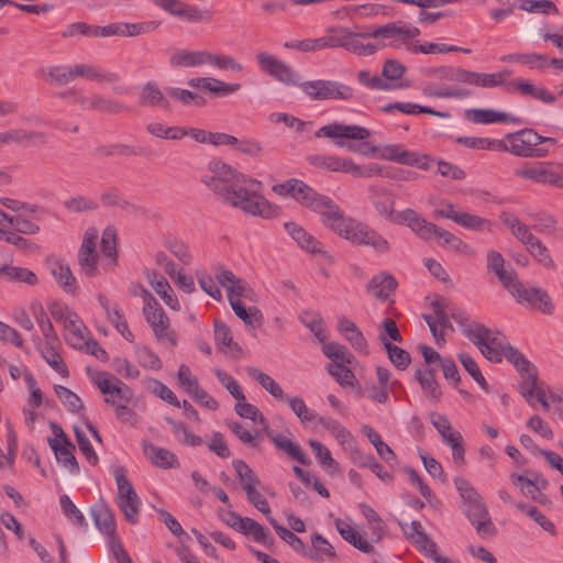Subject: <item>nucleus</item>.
I'll return each mask as SVG.
<instances>
[{"label":"nucleus","mask_w":563,"mask_h":563,"mask_svg":"<svg viewBox=\"0 0 563 563\" xmlns=\"http://www.w3.org/2000/svg\"><path fill=\"white\" fill-rule=\"evenodd\" d=\"M282 198L290 197L302 207L313 211L320 222L340 238L353 244L371 246L378 253L389 251L388 241L366 223L346 216L330 197L317 192L302 180L290 178L272 187Z\"/></svg>","instance_id":"nucleus-1"},{"label":"nucleus","mask_w":563,"mask_h":563,"mask_svg":"<svg viewBox=\"0 0 563 563\" xmlns=\"http://www.w3.org/2000/svg\"><path fill=\"white\" fill-rule=\"evenodd\" d=\"M197 279L201 289L217 301L223 300L221 287L225 289L229 303L234 314L241 319L246 327L254 328L263 320L261 311L255 308H245L242 299L254 301L255 292L246 280L238 277L232 271L223 265H216L212 272L206 269L197 272Z\"/></svg>","instance_id":"nucleus-2"},{"label":"nucleus","mask_w":563,"mask_h":563,"mask_svg":"<svg viewBox=\"0 0 563 563\" xmlns=\"http://www.w3.org/2000/svg\"><path fill=\"white\" fill-rule=\"evenodd\" d=\"M371 133L364 126L355 124L344 123H329L321 126L317 132L316 136L328 137L335 141V144L341 147H346L349 151L360 153L364 156H371L377 154L378 157L396 162L399 164L417 167L420 169H428L430 157L426 154L418 152H411L404 148L400 144H386L382 146H372L368 143H362L361 145L345 144L342 140H356L364 141L369 137Z\"/></svg>","instance_id":"nucleus-3"},{"label":"nucleus","mask_w":563,"mask_h":563,"mask_svg":"<svg viewBox=\"0 0 563 563\" xmlns=\"http://www.w3.org/2000/svg\"><path fill=\"white\" fill-rule=\"evenodd\" d=\"M98 240L99 232L96 228L91 227L85 231L78 252V263L87 277L111 273L118 266L117 230L113 227L103 230L100 252L97 250Z\"/></svg>","instance_id":"nucleus-4"},{"label":"nucleus","mask_w":563,"mask_h":563,"mask_svg":"<svg viewBox=\"0 0 563 563\" xmlns=\"http://www.w3.org/2000/svg\"><path fill=\"white\" fill-rule=\"evenodd\" d=\"M487 267L496 274L517 302L527 303L543 313H551L553 311V305L549 295L540 288L520 283L516 272L511 267L505 266V260L498 251L489 250L487 252Z\"/></svg>","instance_id":"nucleus-5"},{"label":"nucleus","mask_w":563,"mask_h":563,"mask_svg":"<svg viewBox=\"0 0 563 563\" xmlns=\"http://www.w3.org/2000/svg\"><path fill=\"white\" fill-rule=\"evenodd\" d=\"M262 183L249 175L240 176L236 186L227 191L223 201L241 212L272 220L280 214V207L268 201L261 192Z\"/></svg>","instance_id":"nucleus-6"},{"label":"nucleus","mask_w":563,"mask_h":563,"mask_svg":"<svg viewBox=\"0 0 563 563\" xmlns=\"http://www.w3.org/2000/svg\"><path fill=\"white\" fill-rule=\"evenodd\" d=\"M169 65L174 68H195L210 66L218 70L241 73L243 65L229 54H217L208 49L177 48L169 56Z\"/></svg>","instance_id":"nucleus-7"},{"label":"nucleus","mask_w":563,"mask_h":563,"mask_svg":"<svg viewBox=\"0 0 563 563\" xmlns=\"http://www.w3.org/2000/svg\"><path fill=\"white\" fill-rule=\"evenodd\" d=\"M367 35L372 37L375 46V53H377L386 47H405L408 49L410 41L420 35V30L409 23L391 22L384 25L368 27Z\"/></svg>","instance_id":"nucleus-8"},{"label":"nucleus","mask_w":563,"mask_h":563,"mask_svg":"<svg viewBox=\"0 0 563 563\" xmlns=\"http://www.w3.org/2000/svg\"><path fill=\"white\" fill-rule=\"evenodd\" d=\"M454 485L464 503L465 514L477 532L479 534L492 533L493 523L488 510L477 490L463 477L454 478Z\"/></svg>","instance_id":"nucleus-9"},{"label":"nucleus","mask_w":563,"mask_h":563,"mask_svg":"<svg viewBox=\"0 0 563 563\" xmlns=\"http://www.w3.org/2000/svg\"><path fill=\"white\" fill-rule=\"evenodd\" d=\"M92 380L104 395V401L115 409L119 418L131 415L129 404L132 401L133 393L128 385L106 372L96 373Z\"/></svg>","instance_id":"nucleus-10"},{"label":"nucleus","mask_w":563,"mask_h":563,"mask_svg":"<svg viewBox=\"0 0 563 563\" xmlns=\"http://www.w3.org/2000/svg\"><path fill=\"white\" fill-rule=\"evenodd\" d=\"M140 296L143 299V313L146 322L150 324L156 340L167 346L177 345V336L170 329L169 319L161 305L147 289H142Z\"/></svg>","instance_id":"nucleus-11"},{"label":"nucleus","mask_w":563,"mask_h":563,"mask_svg":"<svg viewBox=\"0 0 563 563\" xmlns=\"http://www.w3.org/2000/svg\"><path fill=\"white\" fill-rule=\"evenodd\" d=\"M48 309L54 320L63 324L64 336L68 344L84 350L91 336L80 317L68 306L58 302L49 305Z\"/></svg>","instance_id":"nucleus-12"},{"label":"nucleus","mask_w":563,"mask_h":563,"mask_svg":"<svg viewBox=\"0 0 563 563\" xmlns=\"http://www.w3.org/2000/svg\"><path fill=\"white\" fill-rule=\"evenodd\" d=\"M516 177L539 185L563 188V164L551 161L529 162L515 169Z\"/></svg>","instance_id":"nucleus-13"},{"label":"nucleus","mask_w":563,"mask_h":563,"mask_svg":"<svg viewBox=\"0 0 563 563\" xmlns=\"http://www.w3.org/2000/svg\"><path fill=\"white\" fill-rule=\"evenodd\" d=\"M91 515L98 530L108 537V545L117 563H132L130 555L115 538L117 525L110 507L100 500L91 507Z\"/></svg>","instance_id":"nucleus-14"},{"label":"nucleus","mask_w":563,"mask_h":563,"mask_svg":"<svg viewBox=\"0 0 563 563\" xmlns=\"http://www.w3.org/2000/svg\"><path fill=\"white\" fill-rule=\"evenodd\" d=\"M301 92L312 101L339 100L347 101L354 98V89L341 81L330 79H313L302 81Z\"/></svg>","instance_id":"nucleus-15"},{"label":"nucleus","mask_w":563,"mask_h":563,"mask_svg":"<svg viewBox=\"0 0 563 563\" xmlns=\"http://www.w3.org/2000/svg\"><path fill=\"white\" fill-rule=\"evenodd\" d=\"M430 203L433 206L434 218L449 219L470 231H492L493 221L475 213L457 210L451 201L440 200L431 201Z\"/></svg>","instance_id":"nucleus-16"},{"label":"nucleus","mask_w":563,"mask_h":563,"mask_svg":"<svg viewBox=\"0 0 563 563\" xmlns=\"http://www.w3.org/2000/svg\"><path fill=\"white\" fill-rule=\"evenodd\" d=\"M111 474L117 484V504L130 523H136L141 507L140 497L126 476L123 466H113Z\"/></svg>","instance_id":"nucleus-17"},{"label":"nucleus","mask_w":563,"mask_h":563,"mask_svg":"<svg viewBox=\"0 0 563 563\" xmlns=\"http://www.w3.org/2000/svg\"><path fill=\"white\" fill-rule=\"evenodd\" d=\"M245 175L220 159H213L208 164L207 170L202 176V183L223 200L227 191H230L232 187L239 184L240 176Z\"/></svg>","instance_id":"nucleus-18"},{"label":"nucleus","mask_w":563,"mask_h":563,"mask_svg":"<svg viewBox=\"0 0 563 563\" xmlns=\"http://www.w3.org/2000/svg\"><path fill=\"white\" fill-rule=\"evenodd\" d=\"M468 332L472 335L471 342L478 347L485 358L494 363L503 361V353L508 343L501 332L484 324L476 328L475 332Z\"/></svg>","instance_id":"nucleus-19"},{"label":"nucleus","mask_w":563,"mask_h":563,"mask_svg":"<svg viewBox=\"0 0 563 563\" xmlns=\"http://www.w3.org/2000/svg\"><path fill=\"white\" fill-rule=\"evenodd\" d=\"M258 67L271 77L286 86H296L300 88L302 84L301 76L288 64L280 60L275 55L267 52L256 54Z\"/></svg>","instance_id":"nucleus-20"},{"label":"nucleus","mask_w":563,"mask_h":563,"mask_svg":"<svg viewBox=\"0 0 563 563\" xmlns=\"http://www.w3.org/2000/svg\"><path fill=\"white\" fill-rule=\"evenodd\" d=\"M429 418L439 432L442 442L451 449L454 464L462 466L465 463V449L460 431L452 428L451 422L444 415L431 412Z\"/></svg>","instance_id":"nucleus-21"},{"label":"nucleus","mask_w":563,"mask_h":563,"mask_svg":"<svg viewBox=\"0 0 563 563\" xmlns=\"http://www.w3.org/2000/svg\"><path fill=\"white\" fill-rule=\"evenodd\" d=\"M500 141L499 151L520 157L532 156L536 146L540 145L539 134L532 129H523L508 133Z\"/></svg>","instance_id":"nucleus-22"},{"label":"nucleus","mask_w":563,"mask_h":563,"mask_svg":"<svg viewBox=\"0 0 563 563\" xmlns=\"http://www.w3.org/2000/svg\"><path fill=\"white\" fill-rule=\"evenodd\" d=\"M158 25L159 23L155 21L141 23L115 22L104 26L98 25L97 37H133L141 34L150 33L156 30Z\"/></svg>","instance_id":"nucleus-23"},{"label":"nucleus","mask_w":563,"mask_h":563,"mask_svg":"<svg viewBox=\"0 0 563 563\" xmlns=\"http://www.w3.org/2000/svg\"><path fill=\"white\" fill-rule=\"evenodd\" d=\"M394 224L406 225L418 238L427 241L433 239L435 232V224L426 220L411 208L398 211Z\"/></svg>","instance_id":"nucleus-24"},{"label":"nucleus","mask_w":563,"mask_h":563,"mask_svg":"<svg viewBox=\"0 0 563 563\" xmlns=\"http://www.w3.org/2000/svg\"><path fill=\"white\" fill-rule=\"evenodd\" d=\"M394 224L406 225L418 238L427 241L433 239L435 232V224L426 220L411 208L398 211Z\"/></svg>","instance_id":"nucleus-25"},{"label":"nucleus","mask_w":563,"mask_h":563,"mask_svg":"<svg viewBox=\"0 0 563 563\" xmlns=\"http://www.w3.org/2000/svg\"><path fill=\"white\" fill-rule=\"evenodd\" d=\"M464 118L474 124L483 125L496 123H520V119L511 115L510 113L488 108L466 109L464 111Z\"/></svg>","instance_id":"nucleus-26"},{"label":"nucleus","mask_w":563,"mask_h":563,"mask_svg":"<svg viewBox=\"0 0 563 563\" xmlns=\"http://www.w3.org/2000/svg\"><path fill=\"white\" fill-rule=\"evenodd\" d=\"M191 88L200 89L216 97H227L241 89L239 82L223 81L217 77H194L188 80Z\"/></svg>","instance_id":"nucleus-27"},{"label":"nucleus","mask_w":563,"mask_h":563,"mask_svg":"<svg viewBox=\"0 0 563 563\" xmlns=\"http://www.w3.org/2000/svg\"><path fill=\"white\" fill-rule=\"evenodd\" d=\"M400 529L405 537L423 554L432 556L435 554L437 545L427 536L422 529V525L418 520L410 523L400 522Z\"/></svg>","instance_id":"nucleus-28"},{"label":"nucleus","mask_w":563,"mask_h":563,"mask_svg":"<svg viewBox=\"0 0 563 563\" xmlns=\"http://www.w3.org/2000/svg\"><path fill=\"white\" fill-rule=\"evenodd\" d=\"M142 452L144 456L156 467L162 470H170L179 467L177 455L169 449L155 445L148 441H143Z\"/></svg>","instance_id":"nucleus-29"},{"label":"nucleus","mask_w":563,"mask_h":563,"mask_svg":"<svg viewBox=\"0 0 563 563\" xmlns=\"http://www.w3.org/2000/svg\"><path fill=\"white\" fill-rule=\"evenodd\" d=\"M285 231L302 251L310 254L322 252V243L309 233L302 225L288 221L284 223Z\"/></svg>","instance_id":"nucleus-30"},{"label":"nucleus","mask_w":563,"mask_h":563,"mask_svg":"<svg viewBox=\"0 0 563 563\" xmlns=\"http://www.w3.org/2000/svg\"><path fill=\"white\" fill-rule=\"evenodd\" d=\"M336 328L343 339L350 343L355 352L362 355L368 354L367 341L355 322L345 317H340L338 319Z\"/></svg>","instance_id":"nucleus-31"},{"label":"nucleus","mask_w":563,"mask_h":563,"mask_svg":"<svg viewBox=\"0 0 563 563\" xmlns=\"http://www.w3.org/2000/svg\"><path fill=\"white\" fill-rule=\"evenodd\" d=\"M47 267L55 282L67 294H75L77 290V280L69 265L64 261L52 257L47 261Z\"/></svg>","instance_id":"nucleus-32"},{"label":"nucleus","mask_w":563,"mask_h":563,"mask_svg":"<svg viewBox=\"0 0 563 563\" xmlns=\"http://www.w3.org/2000/svg\"><path fill=\"white\" fill-rule=\"evenodd\" d=\"M30 310L43 335L42 346L56 345L58 336L43 305L38 301H32Z\"/></svg>","instance_id":"nucleus-33"},{"label":"nucleus","mask_w":563,"mask_h":563,"mask_svg":"<svg viewBox=\"0 0 563 563\" xmlns=\"http://www.w3.org/2000/svg\"><path fill=\"white\" fill-rule=\"evenodd\" d=\"M334 526L339 534L361 552L371 553L373 551V544L360 533L352 521L338 518L334 520Z\"/></svg>","instance_id":"nucleus-34"},{"label":"nucleus","mask_w":563,"mask_h":563,"mask_svg":"<svg viewBox=\"0 0 563 563\" xmlns=\"http://www.w3.org/2000/svg\"><path fill=\"white\" fill-rule=\"evenodd\" d=\"M265 433L268 437V439L276 445L277 449L284 451L291 459L303 465L310 464V459L308 457V455L290 438L271 430L269 427H266Z\"/></svg>","instance_id":"nucleus-35"},{"label":"nucleus","mask_w":563,"mask_h":563,"mask_svg":"<svg viewBox=\"0 0 563 563\" xmlns=\"http://www.w3.org/2000/svg\"><path fill=\"white\" fill-rule=\"evenodd\" d=\"M301 555L322 563L334 559L336 553L333 545L323 536L313 533L311 536V545L307 547L305 544V552Z\"/></svg>","instance_id":"nucleus-36"},{"label":"nucleus","mask_w":563,"mask_h":563,"mask_svg":"<svg viewBox=\"0 0 563 563\" xmlns=\"http://www.w3.org/2000/svg\"><path fill=\"white\" fill-rule=\"evenodd\" d=\"M371 200L377 213L394 223L398 211H395V200L391 194L382 187H371Z\"/></svg>","instance_id":"nucleus-37"},{"label":"nucleus","mask_w":563,"mask_h":563,"mask_svg":"<svg viewBox=\"0 0 563 563\" xmlns=\"http://www.w3.org/2000/svg\"><path fill=\"white\" fill-rule=\"evenodd\" d=\"M234 530L244 536H251L254 541L265 547L274 544V538L269 531L252 518L241 516Z\"/></svg>","instance_id":"nucleus-38"},{"label":"nucleus","mask_w":563,"mask_h":563,"mask_svg":"<svg viewBox=\"0 0 563 563\" xmlns=\"http://www.w3.org/2000/svg\"><path fill=\"white\" fill-rule=\"evenodd\" d=\"M512 85L520 95L531 97L545 104H553L556 101V96L552 91L547 89L544 86L536 85L530 80L519 79Z\"/></svg>","instance_id":"nucleus-39"},{"label":"nucleus","mask_w":563,"mask_h":563,"mask_svg":"<svg viewBox=\"0 0 563 563\" xmlns=\"http://www.w3.org/2000/svg\"><path fill=\"white\" fill-rule=\"evenodd\" d=\"M406 73V67L395 60H386L382 69L383 80L391 86V90L404 89L409 87V82L402 80V76Z\"/></svg>","instance_id":"nucleus-40"},{"label":"nucleus","mask_w":563,"mask_h":563,"mask_svg":"<svg viewBox=\"0 0 563 563\" xmlns=\"http://www.w3.org/2000/svg\"><path fill=\"white\" fill-rule=\"evenodd\" d=\"M396 285L397 283L391 275L380 273L369 280L367 290L375 298L386 299L395 290Z\"/></svg>","instance_id":"nucleus-41"},{"label":"nucleus","mask_w":563,"mask_h":563,"mask_svg":"<svg viewBox=\"0 0 563 563\" xmlns=\"http://www.w3.org/2000/svg\"><path fill=\"white\" fill-rule=\"evenodd\" d=\"M247 373L276 400L284 401L287 399L284 389L273 377L255 367H249Z\"/></svg>","instance_id":"nucleus-42"},{"label":"nucleus","mask_w":563,"mask_h":563,"mask_svg":"<svg viewBox=\"0 0 563 563\" xmlns=\"http://www.w3.org/2000/svg\"><path fill=\"white\" fill-rule=\"evenodd\" d=\"M32 340L46 363L63 377L67 376V367L62 356L56 352L55 345L42 346L41 339L37 335H33Z\"/></svg>","instance_id":"nucleus-43"},{"label":"nucleus","mask_w":563,"mask_h":563,"mask_svg":"<svg viewBox=\"0 0 563 563\" xmlns=\"http://www.w3.org/2000/svg\"><path fill=\"white\" fill-rule=\"evenodd\" d=\"M382 172L380 167L376 164H372L368 166L357 165L350 157H340L339 156V166L338 173L350 174L354 177H372L373 175H377Z\"/></svg>","instance_id":"nucleus-44"},{"label":"nucleus","mask_w":563,"mask_h":563,"mask_svg":"<svg viewBox=\"0 0 563 563\" xmlns=\"http://www.w3.org/2000/svg\"><path fill=\"white\" fill-rule=\"evenodd\" d=\"M150 284L167 307L175 311L180 310V303L164 277L153 275L150 277Z\"/></svg>","instance_id":"nucleus-45"},{"label":"nucleus","mask_w":563,"mask_h":563,"mask_svg":"<svg viewBox=\"0 0 563 563\" xmlns=\"http://www.w3.org/2000/svg\"><path fill=\"white\" fill-rule=\"evenodd\" d=\"M309 446L311 448L316 460L321 468H323L329 474H334L339 470L338 462L332 457L330 450L324 446L318 440H309Z\"/></svg>","instance_id":"nucleus-46"},{"label":"nucleus","mask_w":563,"mask_h":563,"mask_svg":"<svg viewBox=\"0 0 563 563\" xmlns=\"http://www.w3.org/2000/svg\"><path fill=\"white\" fill-rule=\"evenodd\" d=\"M146 131L153 136L164 140H181L187 136V129L181 126H169L159 121L147 123Z\"/></svg>","instance_id":"nucleus-47"},{"label":"nucleus","mask_w":563,"mask_h":563,"mask_svg":"<svg viewBox=\"0 0 563 563\" xmlns=\"http://www.w3.org/2000/svg\"><path fill=\"white\" fill-rule=\"evenodd\" d=\"M372 40L367 35V30L364 32H355L352 31V34L350 36L346 51L358 55V56H371L375 54V46L372 42H365V40Z\"/></svg>","instance_id":"nucleus-48"},{"label":"nucleus","mask_w":563,"mask_h":563,"mask_svg":"<svg viewBox=\"0 0 563 563\" xmlns=\"http://www.w3.org/2000/svg\"><path fill=\"white\" fill-rule=\"evenodd\" d=\"M49 448L53 450L57 462H59L64 467L68 468L74 474L79 472L78 463L73 454L74 445L70 441L66 443L56 442Z\"/></svg>","instance_id":"nucleus-49"},{"label":"nucleus","mask_w":563,"mask_h":563,"mask_svg":"<svg viewBox=\"0 0 563 563\" xmlns=\"http://www.w3.org/2000/svg\"><path fill=\"white\" fill-rule=\"evenodd\" d=\"M158 262H166L165 268L169 274L173 282L181 288L185 292H192L195 290V283L191 276L186 275L181 271H177L173 262H170L164 254L157 256Z\"/></svg>","instance_id":"nucleus-50"},{"label":"nucleus","mask_w":563,"mask_h":563,"mask_svg":"<svg viewBox=\"0 0 563 563\" xmlns=\"http://www.w3.org/2000/svg\"><path fill=\"white\" fill-rule=\"evenodd\" d=\"M288 406L299 419L301 424L310 426L312 422H316L319 416L312 409H310L305 402L303 398L300 396H291L286 399Z\"/></svg>","instance_id":"nucleus-51"},{"label":"nucleus","mask_w":563,"mask_h":563,"mask_svg":"<svg viewBox=\"0 0 563 563\" xmlns=\"http://www.w3.org/2000/svg\"><path fill=\"white\" fill-rule=\"evenodd\" d=\"M362 432L368 441L374 445L377 454L386 462H391L395 460L396 455L391 448L383 441L379 433L374 430L371 426H363Z\"/></svg>","instance_id":"nucleus-52"},{"label":"nucleus","mask_w":563,"mask_h":563,"mask_svg":"<svg viewBox=\"0 0 563 563\" xmlns=\"http://www.w3.org/2000/svg\"><path fill=\"white\" fill-rule=\"evenodd\" d=\"M351 34H352V30L346 26L336 25V26L328 27L325 30V34H324L327 47L328 48L342 47V48L346 49Z\"/></svg>","instance_id":"nucleus-53"},{"label":"nucleus","mask_w":563,"mask_h":563,"mask_svg":"<svg viewBox=\"0 0 563 563\" xmlns=\"http://www.w3.org/2000/svg\"><path fill=\"white\" fill-rule=\"evenodd\" d=\"M438 239L439 245L448 247L454 252L467 253L470 246L459 236L454 235L448 230L441 229L435 225L434 236Z\"/></svg>","instance_id":"nucleus-54"},{"label":"nucleus","mask_w":563,"mask_h":563,"mask_svg":"<svg viewBox=\"0 0 563 563\" xmlns=\"http://www.w3.org/2000/svg\"><path fill=\"white\" fill-rule=\"evenodd\" d=\"M232 465L244 492L257 487L258 479L252 468L244 461L234 460Z\"/></svg>","instance_id":"nucleus-55"},{"label":"nucleus","mask_w":563,"mask_h":563,"mask_svg":"<svg viewBox=\"0 0 563 563\" xmlns=\"http://www.w3.org/2000/svg\"><path fill=\"white\" fill-rule=\"evenodd\" d=\"M59 506L66 518L79 528H87V521L84 514L73 503L66 494L59 496Z\"/></svg>","instance_id":"nucleus-56"},{"label":"nucleus","mask_w":563,"mask_h":563,"mask_svg":"<svg viewBox=\"0 0 563 563\" xmlns=\"http://www.w3.org/2000/svg\"><path fill=\"white\" fill-rule=\"evenodd\" d=\"M268 522L273 526L277 536L283 541H285L289 547H291L292 550H295L299 554H302V552H305V543L299 537L295 534L294 531L279 525L273 517H268Z\"/></svg>","instance_id":"nucleus-57"},{"label":"nucleus","mask_w":563,"mask_h":563,"mask_svg":"<svg viewBox=\"0 0 563 563\" xmlns=\"http://www.w3.org/2000/svg\"><path fill=\"white\" fill-rule=\"evenodd\" d=\"M518 8L529 13L558 14L559 10L551 0H519Z\"/></svg>","instance_id":"nucleus-58"},{"label":"nucleus","mask_w":563,"mask_h":563,"mask_svg":"<svg viewBox=\"0 0 563 563\" xmlns=\"http://www.w3.org/2000/svg\"><path fill=\"white\" fill-rule=\"evenodd\" d=\"M350 363L336 362L328 365L329 374L341 385V386H354L355 375L347 367Z\"/></svg>","instance_id":"nucleus-59"},{"label":"nucleus","mask_w":563,"mask_h":563,"mask_svg":"<svg viewBox=\"0 0 563 563\" xmlns=\"http://www.w3.org/2000/svg\"><path fill=\"white\" fill-rule=\"evenodd\" d=\"M509 70L496 71V73H481L476 71V84L477 88H496L505 85Z\"/></svg>","instance_id":"nucleus-60"},{"label":"nucleus","mask_w":563,"mask_h":563,"mask_svg":"<svg viewBox=\"0 0 563 563\" xmlns=\"http://www.w3.org/2000/svg\"><path fill=\"white\" fill-rule=\"evenodd\" d=\"M134 351L136 361L142 367L151 371H158L162 368L161 358L150 347L144 345H136Z\"/></svg>","instance_id":"nucleus-61"},{"label":"nucleus","mask_w":563,"mask_h":563,"mask_svg":"<svg viewBox=\"0 0 563 563\" xmlns=\"http://www.w3.org/2000/svg\"><path fill=\"white\" fill-rule=\"evenodd\" d=\"M55 393L58 399L66 406L71 412L81 415L84 406L80 398L70 389L62 385L54 386Z\"/></svg>","instance_id":"nucleus-62"},{"label":"nucleus","mask_w":563,"mask_h":563,"mask_svg":"<svg viewBox=\"0 0 563 563\" xmlns=\"http://www.w3.org/2000/svg\"><path fill=\"white\" fill-rule=\"evenodd\" d=\"M235 412L244 419H250L255 423H258L263 427L264 431L266 430V427H268V423L264 416L261 413V411L255 407L254 405L246 402L244 400H238L235 404Z\"/></svg>","instance_id":"nucleus-63"},{"label":"nucleus","mask_w":563,"mask_h":563,"mask_svg":"<svg viewBox=\"0 0 563 563\" xmlns=\"http://www.w3.org/2000/svg\"><path fill=\"white\" fill-rule=\"evenodd\" d=\"M322 351L323 354L332 361L331 363H352L354 361V356L349 352V350L344 345L340 343H325L323 344Z\"/></svg>","instance_id":"nucleus-64"}]
</instances>
